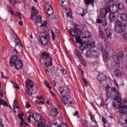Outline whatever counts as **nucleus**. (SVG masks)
<instances>
[{"mask_svg":"<svg viewBox=\"0 0 127 127\" xmlns=\"http://www.w3.org/2000/svg\"><path fill=\"white\" fill-rule=\"evenodd\" d=\"M16 105V101L14 100L13 106L14 107V110H15V106Z\"/></svg>","mask_w":127,"mask_h":127,"instance_id":"obj_48","label":"nucleus"},{"mask_svg":"<svg viewBox=\"0 0 127 127\" xmlns=\"http://www.w3.org/2000/svg\"><path fill=\"white\" fill-rule=\"evenodd\" d=\"M78 113L77 111L75 112V113L73 114V116H77L78 115Z\"/></svg>","mask_w":127,"mask_h":127,"instance_id":"obj_64","label":"nucleus"},{"mask_svg":"<svg viewBox=\"0 0 127 127\" xmlns=\"http://www.w3.org/2000/svg\"><path fill=\"white\" fill-rule=\"evenodd\" d=\"M82 81L83 83H84V86H85V87H88V83H87V80H86V79L85 78H82Z\"/></svg>","mask_w":127,"mask_h":127,"instance_id":"obj_38","label":"nucleus"},{"mask_svg":"<svg viewBox=\"0 0 127 127\" xmlns=\"http://www.w3.org/2000/svg\"><path fill=\"white\" fill-rule=\"evenodd\" d=\"M60 93L62 96V98H67V97H69L70 95V90L69 88L67 87H60L59 88Z\"/></svg>","mask_w":127,"mask_h":127,"instance_id":"obj_7","label":"nucleus"},{"mask_svg":"<svg viewBox=\"0 0 127 127\" xmlns=\"http://www.w3.org/2000/svg\"><path fill=\"white\" fill-rule=\"evenodd\" d=\"M61 5L63 7L64 6V1H62L61 2Z\"/></svg>","mask_w":127,"mask_h":127,"instance_id":"obj_61","label":"nucleus"},{"mask_svg":"<svg viewBox=\"0 0 127 127\" xmlns=\"http://www.w3.org/2000/svg\"><path fill=\"white\" fill-rule=\"evenodd\" d=\"M52 83L54 87L56 86V82L55 81V80H53Z\"/></svg>","mask_w":127,"mask_h":127,"instance_id":"obj_49","label":"nucleus"},{"mask_svg":"<svg viewBox=\"0 0 127 127\" xmlns=\"http://www.w3.org/2000/svg\"><path fill=\"white\" fill-rule=\"evenodd\" d=\"M69 32L71 37H75L76 43H79L80 46H79L78 50L74 51V54L81 61H84V58L82 56L84 50L86 48L90 49V48H94L95 47V42L92 41L89 43H86V42H89L91 40V36L92 34L90 32H86L85 36H83L81 39V37L79 35V29L78 28H71L69 30Z\"/></svg>","mask_w":127,"mask_h":127,"instance_id":"obj_1","label":"nucleus"},{"mask_svg":"<svg viewBox=\"0 0 127 127\" xmlns=\"http://www.w3.org/2000/svg\"><path fill=\"white\" fill-rule=\"evenodd\" d=\"M39 38H49V36L46 32L43 31L40 33Z\"/></svg>","mask_w":127,"mask_h":127,"instance_id":"obj_25","label":"nucleus"},{"mask_svg":"<svg viewBox=\"0 0 127 127\" xmlns=\"http://www.w3.org/2000/svg\"><path fill=\"white\" fill-rule=\"evenodd\" d=\"M109 11H111L110 5L107 6L105 9H102L100 10V12L98 14L99 17H102V18H106V15H107V13H108Z\"/></svg>","mask_w":127,"mask_h":127,"instance_id":"obj_12","label":"nucleus"},{"mask_svg":"<svg viewBox=\"0 0 127 127\" xmlns=\"http://www.w3.org/2000/svg\"><path fill=\"white\" fill-rule=\"evenodd\" d=\"M123 36L124 38V40H125V41H127V33H126L125 34H123Z\"/></svg>","mask_w":127,"mask_h":127,"instance_id":"obj_39","label":"nucleus"},{"mask_svg":"<svg viewBox=\"0 0 127 127\" xmlns=\"http://www.w3.org/2000/svg\"><path fill=\"white\" fill-rule=\"evenodd\" d=\"M40 59L42 60H44V63L46 68H49L50 66L52 65V58L49 56V54L47 52H44L42 53L40 56Z\"/></svg>","mask_w":127,"mask_h":127,"instance_id":"obj_4","label":"nucleus"},{"mask_svg":"<svg viewBox=\"0 0 127 127\" xmlns=\"http://www.w3.org/2000/svg\"><path fill=\"white\" fill-rule=\"evenodd\" d=\"M9 12L11 14H12V15H17V16L18 17V18L19 19H22V17L20 15V13L19 12L16 11V13H14L13 10L10 9H9Z\"/></svg>","mask_w":127,"mask_h":127,"instance_id":"obj_22","label":"nucleus"},{"mask_svg":"<svg viewBox=\"0 0 127 127\" xmlns=\"http://www.w3.org/2000/svg\"><path fill=\"white\" fill-rule=\"evenodd\" d=\"M48 42H49V38H42L40 39V43L42 45H47V44H48Z\"/></svg>","mask_w":127,"mask_h":127,"instance_id":"obj_20","label":"nucleus"},{"mask_svg":"<svg viewBox=\"0 0 127 127\" xmlns=\"http://www.w3.org/2000/svg\"><path fill=\"white\" fill-rule=\"evenodd\" d=\"M34 20L35 22H36V23H40V22H42L41 15H39L36 16V18H34Z\"/></svg>","mask_w":127,"mask_h":127,"instance_id":"obj_28","label":"nucleus"},{"mask_svg":"<svg viewBox=\"0 0 127 127\" xmlns=\"http://www.w3.org/2000/svg\"><path fill=\"white\" fill-rule=\"evenodd\" d=\"M109 18H110V20L111 21H115V20H116V19L115 13H113V12L110 11V12L109 13Z\"/></svg>","mask_w":127,"mask_h":127,"instance_id":"obj_27","label":"nucleus"},{"mask_svg":"<svg viewBox=\"0 0 127 127\" xmlns=\"http://www.w3.org/2000/svg\"><path fill=\"white\" fill-rule=\"evenodd\" d=\"M34 119V121L36 122V123H38L39 121H41L42 119V117L41 116V115L37 113H31L29 114L28 118V123H30L31 122V120L30 118H31Z\"/></svg>","mask_w":127,"mask_h":127,"instance_id":"obj_8","label":"nucleus"},{"mask_svg":"<svg viewBox=\"0 0 127 127\" xmlns=\"http://www.w3.org/2000/svg\"><path fill=\"white\" fill-rule=\"evenodd\" d=\"M26 108L28 109V108H30V104H29V102L28 101H27L26 102Z\"/></svg>","mask_w":127,"mask_h":127,"instance_id":"obj_40","label":"nucleus"},{"mask_svg":"<svg viewBox=\"0 0 127 127\" xmlns=\"http://www.w3.org/2000/svg\"><path fill=\"white\" fill-rule=\"evenodd\" d=\"M24 2L25 4H29V2H30V0H24Z\"/></svg>","mask_w":127,"mask_h":127,"instance_id":"obj_44","label":"nucleus"},{"mask_svg":"<svg viewBox=\"0 0 127 127\" xmlns=\"http://www.w3.org/2000/svg\"><path fill=\"white\" fill-rule=\"evenodd\" d=\"M116 96H117L114 99L113 107L119 109V108H121V104L122 102V100L120 98V96H121L120 92H119V91L117 90L116 87L112 88L110 86H107L106 87V97L107 99L105 100V102L108 101L109 98L116 97Z\"/></svg>","mask_w":127,"mask_h":127,"instance_id":"obj_2","label":"nucleus"},{"mask_svg":"<svg viewBox=\"0 0 127 127\" xmlns=\"http://www.w3.org/2000/svg\"><path fill=\"white\" fill-rule=\"evenodd\" d=\"M0 127H3V124L1 121H0Z\"/></svg>","mask_w":127,"mask_h":127,"instance_id":"obj_59","label":"nucleus"},{"mask_svg":"<svg viewBox=\"0 0 127 127\" xmlns=\"http://www.w3.org/2000/svg\"><path fill=\"white\" fill-rule=\"evenodd\" d=\"M102 24L104 26H106L107 25V24H108V23L107 22V18H103Z\"/></svg>","mask_w":127,"mask_h":127,"instance_id":"obj_35","label":"nucleus"},{"mask_svg":"<svg viewBox=\"0 0 127 127\" xmlns=\"http://www.w3.org/2000/svg\"><path fill=\"white\" fill-rule=\"evenodd\" d=\"M124 58V54L121 53L119 54H116L113 56V59H115V62L116 66L119 68L120 67V63L123 60Z\"/></svg>","mask_w":127,"mask_h":127,"instance_id":"obj_10","label":"nucleus"},{"mask_svg":"<svg viewBox=\"0 0 127 127\" xmlns=\"http://www.w3.org/2000/svg\"><path fill=\"white\" fill-rule=\"evenodd\" d=\"M61 99L62 102H63L64 106H66V107H71L73 103V98H69L64 100L62 97H61Z\"/></svg>","mask_w":127,"mask_h":127,"instance_id":"obj_13","label":"nucleus"},{"mask_svg":"<svg viewBox=\"0 0 127 127\" xmlns=\"http://www.w3.org/2000/svg\"><path fill=\"white\" fill-rule=\"evenodd\" d=\"M92 64L94 67H98V65H99V62H98V61H96L95 62H92Z\"/></svg>","mask_w":127,"mask_h":127,"instance_id":"obj_36","label":"nucleus"},{"mask_svg":"<svg viewBox=\"0 0 127 127\" xmlns=\"http://www.w3.org/2000/svg\"><path fill=\"white\" fill-rule=\"evenodd\" d=\"M92 51L89 50L86 52V57L88 58H92Z\"/></svg>","mask_w":127,"mask_h":127,"instance_id":"obj_33","label":"nucleus"},{"mask_svg":"<svg viewBox=\"0 0 127 127\" xmlns=\"http://www.w3.org/2000/svg\"><path fill=\"white\" fill-rule=\"evenodd\" d=\"M114 74L116 77H121L122 76V72L119 69H116L114 71Z\"/></svg>","mask_w":127,"mask_h":127,"instance_id":"obj_30","label":"nucleus"},{"mask_svg":"<svg viewBox=\"0 0 127 127\" xmlns=\"http://www.w3.org/2000/svg\"><path fill=\"white\" fill-rule=\"evenodd\" d=\"M46 125V121L45 119H42L38 124V127H45Z\"/></svg>","mask_w":127,"mask_h":127,"instance_id":"obj_26","label":"nucleus"},{"mask_svg":"<svg viewBox=\"0 0 127 127\" xmlns=\"http://www.w3.org/2000/svg\"><path fill=\"white\" fill-rule=\"evenodd\" d=\"M105 32L106 36H105L104 32H103L102 30L99 31V36L100 38L104 39L105 41H106V39H107L108 37H111V36H112V31L109 28L106 29Z\"/></svg>","mask_w":127,"mask_h":127,"instance_id":"obj_9","label":"nucleus"},{"mask_svg":"<svg viewBox=\"0 0 127 127\" xmlns=\"http://www.w3.org/2000/svg\"><path fill=\"white\" fill-rule=\"evenodd\" d=\"M45 9L47 11V14H48L49 16H51V15H52V14L54 13L52 5L49 3H47L45 5Z\"/></svg>","mask_w":127,"mask_h":127,"instance_id":"obj_14","label":"nucleus"},{"mask_svg":"<svg viewBox=\"0 0 127 127\" xmlns=\"http://www.w3.org/2000/svg\"><path fill=\"white\" fill-rule=\"evenodd\" d=\"M38 14V10L36 9L35 6H33L31 10V18L32 20H33V18Z\"/></svg>","mask_w":127,"mask_h":127,"instance_id":"obj_19","label":"nucleus"},{"mask_svg":"<svg viewBox=\"0 0 127 127\" xmlns=\"http://www.w3.org/2000/svg\"><path fill=\"white\" fill-rule=\"evenodd\" d=\"M86 13H87V11L83 10V13L82 14V16H83V15H85V14H86Z\"/></svg>","mask_w":127,"mask_h":127,"instance_id":"obj_56","label":"nucleus"},{"mask_svg":"<svg viewBox=\"0 0 127 127\" xmlns=\"http://www.w3.org/2000/svg\"><path fill=\"white\" fill-rule=\"evenodd\" d=\"M26 84V93L27 95L30 97V96L32 95V92L33 91V81L30 80L29 78H27L25 81Z\"/></svg>","mask_w":127,"mask_h":127,"instance_id":"obj_5","label":"nucleus"},{"mask_svg":"<svg viewBox=\"0 0 127 127\" xmlns=\"http://www.w3.org/2000/svg\"><path fill=\"white\" fill-rule=\"evenodd\" d=\"M44 83L46 85V87H47V88H49V89H51V86H49V83L47 80H45Z\"/></svg>","mask_w":127,"mask_h":127,"instance_id":"obj_37","label":"nucleus"},{"mask_svg":"<svg viewBox=\"0 0 127 127\" xmlns=\"http://www.w3.org/2000/svg\"><path fill=\"white\" fill-rule=\"evenodd\" d=\"M1 78L3 79H5V76H4V75L3 74V72L2 71H1Z\"/></svg>","mask_w":127,"mask_h":127,"instance_id":"obj_51","label":"nucleus"},{"mask_svg":"<svg viewBox=\"0 0 127 127\" xmlns=\"http://www.w3.org/2000/svg\"><path fill=\"white\" fill-rule=\"evenodd\" d=\"M39 105H44V101H39Z\"/></svg>","mask_w":127,"mask_h":127,"instance_id":"obj_54","label":"nucleus"},{"mask_svg":"<svg viewBox=\"0 0 127 127\" xmlns=\"http://www.w3.org/2000/svg\"><path fill=\"white\" fill-rule=\"evenodd\" d=\"M99 50L103 53V58L105 61H108V60H109V54L110 53V49H105L104 50V46H101L99 48Z\"/></svg>","mask_w":127,"mask_h":127,"instance_id":"obj_11","label":"nucleus"},{"mask_svg":"<svg viewBox=\"0 0 127 127\" xmlns=\"http://www.w3.org/2000/svg\"><path fill=\"white\" fill-rule=\"evenodd\" d=\"M51 114L53 117H56L58 115V110L57 108H53L51 110Z\"/></svg>","mask_w":127,"mask_h":127,"instance_id":"obj_23","label":"nucleus"},{"mask_svg":"<svg viewBox=\"0 0 127 127\" xmlns=\"http://www.w3.org/2000/svg\"><path fill=\"white\" fill-rule=\"evenodd\" d=\"M54 71H55L54 67H52L49 70L48 68H46V72H47L49 74H52Z\"/></svg>","mask_w":127,"mask_h":127,"instance_id":"obj_32","label":"nucleus"},{"mask_svg":"<svg viewBox=\"0 0 127 127\" xmlns=\"http://www.w3.org/2000/svg\"><path fill=\"white\" fill-rule=\"evenodd\" d=\"M2 96H3V93L2 92V90H0V106H1V105H2L3 107H7L8 108H10V109H11V107L8 105L6 101L1 100V98L0 97H2Z\"/></svg>","mask_w":127,"mask_h":127,"instance_id":"obj_17","label":"nucleus"},{"mask_svg":"<svg viewBox=\"0 0 127 127\" xmlns=\"http://www.w3.org/2000/svg\"><path fill=\"white\" fill-rule=\"evenodd\" d=\"M106 79V75L103 73H99L98 76V80L100 82H103Z\"/></svg>","mask_w":127,"mask_h":127,"instance_id":"obj_24","label":"nucleus"},{"mask_svg":"<svg viewBox=\"0 0 127 127\" xmlns=\"http://www.w3.org/2000/svg\"><path fill=\"white\" fill-rule=\"evenodd\" d=\"M11 2H12V3H13V4H15V3H16V0H10Z\"/></svg>","mask_w":127,"mask_h":127,"instance_id":"obj_50","label":"nucleus"},{"mask_svg":"<svg viewBox=\"0 0 127 127\" xmlns=\"http://www.w3.org/2000/svg\"><path fill=\"white\" fill-rule=\"evenodd\" d=\"M15 109H17L18 112H19V111L20 110V109H19V107L18 106H15Z\"/></svg>","mask_w":127,"mask_h":127,"instance_id":"obj_57","label":"nucleus"},{"mask_svg":"<svg viewBox=\"0 0 127 127\" xmlns=\"http://www.w3.org/2000/svg\"><path fill=\"white\" fill-rule=\"evenodd\" d=\"M36 99H37V100H42V98L40 96H36Z\"/></svg>","mask_w":127,"mask_h":127,"instance_id":"obj_53","label":"nucleus"},{"mask_svg":"<svg viewBox=\"0 0 127 127\" xmlns=\"http://www.w3.org/2000/svg\"><path fill=\"white\" fill-rule=\"evenodd\" d=\"M18 117L19 119L21 120V122L20 123V126L21 127H27L28 126V124L25 122V120L23 119V117H24V115L23 114H19Z\"/></svg>","mask_w":127,"mask_h":127,"instance_id":"obj_18","label":"nucleus"},{"mask_svg":"<svg viewBox=\"0 0 127 127\" xmlns=\"http://www.w3.org/2000/svg\"><path fill=\"white\" fill-rule=\"evenodd\" d=\"M11 35L12 37H13L15 39V41L16 43V45H19V46H21V47H22V44H21V41L19 39V38H18V36H17V35L15 34L14 32L12 31Z\"/></svg>","mask_w":127,"mask_h":127,"instance_id":"obj_16","label":"nucleus"},{"mask_svg":"<svg viewBox=\"0 0 127 127\" xmlns=\"http://www.w3.org/2000/svg\"><path fill=\"white\" fill-rule=\"evenodd\" d=\"M61 71L64 75H66V74H67V71L65 69L63 68L61 69Z\"/></svg>","mask_w":127,"mask_h":127,"instance_id":"obj_43","label":"nucleus"},{"mask_svg":"<svg viewBox=\"0 0 127 127\" xmlns=\"http://www.w3.org/2000/svg\"><path fill=\"white\" fill-rule=\"evenodd\" d=\"M80 73L82 76L84 75V70H83L80 69Z\"/></svg>","mask_w":127,"mask_h":127,"instance_id":"obj_58","label":"nucleus"},{"mask_svg":"<svg viewBox=\"0 0 127 127\" xmlns=\"http://www.w3.org/2000/svg\"><path fill=\"white\" fill-rule=\"evenodd\" d=\"M102 122H103L104 124L107 123V122H106V118H105V117H102Z\"/></svg>","mask_w":127,"mask_h":127,"instance_id":"obj_47","label":"nucleus"},{"mask_svg":"<svg viewBox=\"0 0 127 127\" xmlns=\"http://www.w3.org/2000/svg\"><path fill=\"white\" fill-rule=\"evenodd\" d=\"M90 118H91V120L92 122H93L94 123H95V122H96V120H95L94 119V118L93 117H92L91 116H90Z\"/></svg>","mask_w":127,"mask_h":127,"instance_id":"obj_55","label":"nucleus"},{"mask_svg":"<svg viewBox=\"0 0 127 127\" xmlns=\"http://www.w3.org/2000/svg\"><path fill=\"white\" fill-rule=\"evenodd\" d=\"M126 27H127V26H126V24H125L124 25L123 24V23L118 20L116 21L115 30L117 33H123V32L125 31Z\"/></svg>","mask_w":127,"mask_h":127,"instance_id":"obj_6","label":"nucleus"},{"mask_svg":"<svg viewBox=\"0 0 127 127\" xmlns=\"http://www.w3.org/2000/svg\"><path fill=\"white\" fill-rule=\"evenodd\" d=\"M12 53L13 55L10 59L9 64L10 67H12L14 65L17 70L22 69V61L20 59V56H19L18 52L14 49Z\"/></svg>","mask_w":127,"mask_h":127,"instance_id":"obj_3","label":"nucleus"},{"mask_svg":"<svg viewBox=\"0 0 127 127\" xmlns=\"http://www.w3.org/2000/svg\"><path fill=\"white\" fill-rule=\"evenodd\" d=\"M35 103L37 104L38 105H39V101H38V100H36L35 101Z\"/></svg>","mask_w":127,"mask_h":127,"instance_id":"obj_63","label":"nucleus"},{"mask_svg":"<svg viewBox=\"0 0 127 127\" xmlns=\"http://www.w3.org/2000/svg\"><path fill=\"white\" fill-rule=\"evenodd\" d=\"M66 14H67V16H68L69 17H71V16H72V14L70 12H67L66 13Z\"/></svg>","mask_w":127,"mask_h":127,"instance_id":"obj_52","label":"nucleus"},{"mask_svg":"<svg viewBox=\"0 0 127 127\" xmlns=\"http://www.w3.org/2000/svg\"><path fill=\"white\" fill-rule=\"evenodd\" d=\"M122 124H127V114L126 115V116L125 117L124 121L122 122Z\"/></svg>","mask_w":127,"mask_h":127,"instance_id":"obj_41","label":"nucleus"},{"mask_svg":"<svg viewBox=\"0 0 127 127\" xmlns=\"http://www.w3.org/2000/svg\"><path fill=\"white\" fill-rule=\"evenodd\" d=\"M92 58H93V57L94 58H98V57H99V55H100V54H99L98 52L94 51H92Z\"/></svg>","mask_w":127,"mask_h":127,"instance_id":"obj_29","label":"nucleus"},{"mask_svg":"<svg viewBox=\"0 0 127 127\" xmlns=\"http://www.w3.org/2000/svg\"><path fill=\"white\" fill-rule=\"evenodd\" d=\"M96 22L97 23H101L102 22V20L100 18L97 19Z\"/></svg>","mask_w":127,"mask_h":127,"instance_id":"obj_46","label":"nucleus"},{"mask_svg":"<svg viewBox=\"0 0 127 127\" xmlns=\"http://www.w3.org/2000/svg\"><path fill=\"white\" fill-rule=\"evenodd\" d=\"M19 25H22L23 24V23L22 22V21H20L19 22Z\"/></svg>","mask_w":127,"mask_h":127,"instance_id":"obj_60","label":"nucleus"},{"mask_svg":"<svg viewBox=\"0 0 127 127\" xmlns=\"http://www.w3.org/2000/svg\"><path fill=\"white\" fill-rule=\"evenodd\" d=\"M41 26H43V27H46V28H47V21L45 20L43 22H41Z\"/></svg>","mask_w":127,"mask_h":127,"instance_id":"obj_34","label":"nucleus"},{"mask_svg":"<svg viewBox=\"0 0 127 127\" xmlns=\"http://www.w3.org/2000/svg\"><path fill=\"white\" fill-rule=\"evenodd\" d=\"M60 127H67V125L65 123H63L61 125Z\"/></svg>","mask_w":127,"mask_h":127,"instance_id":"obj_45","label":"nucleus"},{"mask_svg":"<svg viewBox=\"0 0 127 127\" xmlns=\"http://www.w3.org/2000/svg\"><path fill=\"white\" fill-rule=\"evenodd\" d=\"M114 12H117L118 11V9H124V4L123 3H119L117 5H113L111 6Z\"/></svg>","mask_w":127,"mask_h":127,"instance_id":"obj_15","label":"nucleus"},{"mask_svg":"<svg viewBox=\"0 0 127 127\" xmlns=\"http://www.w3.org/2000/svg\"><path fill=\"white\" fill-rule=\"evenodd\" d=\"M94 0H85L84 3L85 4H87V5H89L90 3H91V5L94 4Z\"/></svg>","mask_w":127,"mask_h":127,"instance_id":"obj_31","label":"nucleus"},{"mask_svg":"<svg viewBox=\"0 0 127 127\" xmlns=\"http://www.w3.org/2000/svg\"><path fill=\"white\" fill-rule=\"evenodd\" d=\"M14 88H15V89H19V87L16 84L14 85Z\"/></svg>","mask_w":127,"mask_h":127,"instance_id":"obj_62","label":"nucleus"},{"mask_svg":"<svg viewBox=\"0 0 127 127\" xmlns=\"http://www.w3.org/2000/svg\"><path fill=\"white\" fill-rule=\"evenodd\" d=\"M52 37L53 40H55V35L54 34V32L52 31Z\"/></svg>","mask_w":127,"mask_h":127,"instance_id":"obj_42","label":"nucleus"},{"mask_svg":"<svg viewBox=\"0 0 127 127\" xmlns=\"http://www.w3.org/2000/svg\"><path fill=\"white\" fill-rule=\"evenodd\" d=\"M120 114L125 115V114H127V102L125 103V106H122L119 110Z\"/></svg>","mask_w":127,"mask_h":127,"instance_id":"obj_21","label":"nucleus"}]
</instances>
